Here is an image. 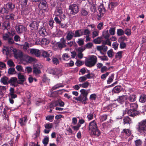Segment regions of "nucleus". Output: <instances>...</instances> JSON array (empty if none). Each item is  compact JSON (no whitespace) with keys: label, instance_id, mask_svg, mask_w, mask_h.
<instances>
[{"label":"nucleus","instance_id":"1","mask_svg":"<svg viewBox=\"0 0 146 146\" xmlns=\"http://www.w3.org/2000/svg\"><path fill=\"white\" fill-rule=\"evenodd\" d=\"M89 130L92 131V135L94 137H98L101 134L100 131L98 129L95 120H93L89 124Z\"/></svg>","mask_w":146,"mask_h":146},{"label":"nucleus","instance_id":"2","mask_svg":"<svg viewBox=\"0 0 146 146\" xmlns=\"http://www.w3.org/2000/svg\"><path fill=\"white\" fill-rule=\"evenodd\" d=\"M97 62V58L96 56L92 55L90 57L86 60L85 64L86 66L90 68L94 66Z\"/></svg>","mask_w":146,"mask_h":146},{"label":"nucleus","instance_id":"3","mask_svg":"<svg viewBox=\"0 0 146 146\" xmlns=\"http://www.w3.org/2000/svg\"><path fill=\"white\" fill-rule=\"evenodd\" d=\"M137 129V131L140 133H146V119L138 123Z\"/></svg>","mask_w":146,"mask_h":146},{"label":"nucleus","instance_id":"4","mask_svg":"<svg viewBox=\"0 0 146 146\" xmlns=\"http://www.w3.org/2000/svg\"><path fill=\"white\" fill-rule=\"evenodd\" d=\"M127 99V96L126 95H122L119 96L116 100H115V102L113 103L115 105L117 104V106L119 104H122L124 103L125 100Z\"/></svg>","mask_w":146,"mask_h":146},{"label":"nucleus","instance_id":"5","mask_svg":"<svg viewBox=\"0 0 146 146\" xmlns=\"http://www.w3.org/2000/svg\"><path fill=\"white\" fill-rule=\"evenodd\" d=\"M69 9L70 10V13L72 15H75L79 11V8L76 4H71L69 5Z\"/></svg>","mask_w":146,"mask_h":146},{"label":"nucleus","instance_id":"6","mask_svg":"<svg viewBox=\"0 0 146 146\" xmlns=\"http://www.w3.org/2000/svg\"><path fill=\"white\" fill-rule=\"evenodd\" d=\"M41 55L43 57L46 58V60L47 61H49L50 60V57L52 55V53L50 50L46 51L43 50L41 51Z\"/></svg>","mask_w":146,"mask_h":146},{"label":"nucleus","instance_id":"7","mask_svg":"<svg viewBox=\"0 0 146 146\" xmlns=\"http://www.w3.org/2000/svg\"><path fill=\"white\" fill-rule=\"evenodd\" d=\"M131 134V131L129 129H124L121 132L120 136L122 138H126L130 136Z\"/></svg>","mask_w":146,"mask_h":146},{"label":"nucleus","instance_id":"8","mask_svg":"<svg viewBox=\"0 0 146 146\" xmlns=\"http://www.w3.org/2000/svg\"><path fill=\"white\" fill-rule=\"evenodd\" d=\"M40 21H32L29 25L31 29L32 30L36 31L38 29L39 26Z\"/></svg>","mask_w":146,"mask_h":146},{"label":"nucleus","instance_id":"9","mask_svg":"<svg viewBox=\"0 0 146 146\" xmlns=\"http://www.w3.org/2000/svg\"><path fill=\"white\" fill-rule=\"evenodd\" d=\"M17 77L19 80L17 81V83L21 85L23 84L26 80V76L20 72L18 74Z\"/></svg>","mask_w":146,"mask_h":146},{"label":"nucleus","instance_id":"10","mask_svg":"<svg viewBox=\"0 0 146 146\" xmlns=\"http://www.w3.org/2000/svg\"><path fill=\"white\" fill-rule=\"evenodd\" d=\"M15 28L17 32L19 34L21 33L26 30V28L24 26L19 24H17L15 27Z\"/></svg>","mask_w":146,"mask_h":146},{"label":"nucleus","instance_id":"11","mask_svg":"<svg viewBox=\"0 0 146 146\" xmlns=\"http://www.w3.org/2000/svg\"><path fill=\"white\" fill-rule=\"evenodd\" d=\"M13 54L14 57L16 59H18L19 58H22L23 56V53L21 51H17V49L14 48L13 50Z\"/></svg>","mask_w":146,"mask_h":146},{"label":"nucleus","instance_id":"12","mask_svg":"<svg viewBox=\"0 0 146 146\" xmlns=\"http://www.w3.org/2000/svg\"><path fill=\"white\" fill-rule=\"evenodd\" d=\"M76 100L79 101L80 102H82L84 104H87L86 101L88 100L87 97L82 96L81 95L79 96L78 97L74 98Z\"/></svg>","mask_w":146,"mask_h":146},{"label":"nucleus","instance_id":"13","mask_svg":"<svg viewBox=\"0 0 146 146\" xmlns=\"http://www.w3.org/2000/svg\"><path fill=\"white\" fill-rule=\"evenodd\" d=\"M48 7L47 3L45 0H42L40 1L38 5L39 8L40 9L45 10Z\"/></svg>","mask_w":146,"mask_h":146},{"label":"nucleus","instance_id":"14","mask_svg":"<svg viewBox=\"0 0 146 146\" xmlns=\"http://www.w3.org/2000/svg\"><path fill=\"white\" fill-rule=\"evenodd\" d=\"M98 10L100 13V15H98V17L100 18L104 15L106 12V9L103 4H101L98 8Z\"/></svg>","mask_w":146,"mask_h":146},{"label":"nucleus","instance_id":"15","mask_svg":"<svg viewBox=\"0 0 146 146\" xmlns=\"http://www.w3.org/2000/svg\"><path fill=\"white\" fill-rule=\"evenodd\" d=\"M53 125L52 123H47L44 125V127L46 128L44 130V132L46 134L48 133L50 129L52 128Z\"/></svg>","mask_w":146,"mask_h":146},{"label":"nucleus","instance_id":"16","mask_svg":"<svg viewBox=\"0 0 146 146\" xmlns=\"http://www.w3.org/2000/svg\"><path fill=\"white\" fill-rule=\"evenodd\" d=\"M127 113L129 115L134 117L138 115L139 112L137 110L130 109L128 111Z\"/></svg>","mask_w":146,"mask_h":146},{"label":"nucleus","instance_id":"17","mask_svg":"<svg viewBox=\"0 0 146 146\" xmlns=\"http://www.w3.org/2000/svg\"><path fill=\"white\" fill-rule=\"evenodd\" d=\"M63 14L62 9L61 7H57L54 12V15L57 16H62Z\"/></svg>","mask_w":146,"mask_h":146},{"label":"nucleus","instance_id":"18","mask_svg":"<svg viewBox=\"0 0 146 146\" xmlns=\"http://www.w3.org/2000/svg\"><path fill=\"white\" fill-rule=\"evenodd\" d=\"M73 31L74 38L79 37L83 35V31L81 29L74 31Z\"/></svg>","mask_w":146,"mask_h":146},{"label":"nucleus","instance_id":"19","mask_svg":"<svg viewBox=\"0 0 146 146\" xmlns=\"http://www.w3.org/2000/svg\"><path fill=\"white\" fill-rule=\"evenodd\" d=\"M27 121V117L25 116L24 117L19 119V122L21 126L26 125Z\"/></svg>","mask_w":146,"mask_h":146},{"label":"nucleus","instance_id":"20","mask_svg":"<svg viewBox=\"0 0 146 146\" xmlns=\"http://www.w3.org/2000/svg\"><path fill=\"white\" fill-rule=\"evenodd\" d=\"M33 69V72L34 74L38 75L40 74L41 72L40 68L38 65H35L34 66Z\"/></svg>","mask_w":146,"mask_h":146},{"label":"nucleus","instance_id":"21","mask_svg":"<svg viewBox=\"0 0 146 146\" xmlns=\"http://www.w3.org/2000/svg\"><path fill=\"white\" fill-rule=\"evenodd\" d=\"M117 104L115 105V104H113V103L111 104H110L107 106L103 108V112H106L109 110L112 111V108L116 107L117 106Z\"/></svg>","mask_w":146,"mask_h":146},{"label":"nucleus","instance_id":"22","mask_svg":"<svg viewBox=\"0 0 146 146\" xmlns=\"http://www.w3.org/2000/svg\"><path fill=\"white\" fill-rule=\"evenodd\" d=\"M6 7L8 11H12L15 7V5L14 4L11 2H9L6 5Z\"/></svg>","mask_w":146,"mask_h":146},{"label":"nucleus","instance_id":"23","mask_svg":"<svg viewBox=\"0 0 146 146\" xmlns=\"http://www.w3.org/2000/svg\"><path fill=\"white\" fill-rule=\"evenodd\" d=\"M31 11V9L29 6L27 7L23 10L21 11V14L23 15H28Z\"/></svg>","mask_w":146,"mask_h":146},{"label":"nucleus","instance_id":"24","mask_svg":"<svg viewBox=\"0 0 146 146\" xmlns=\"http://www.w3.org/2000/svg\"><path fill=\"white\" fill-rule=\"evenodd\" d=\"M54 20L51 19L46 23L48 30H51L54 27Z\"/></svg>","mask_w":146,"mask_h":146},{"label":"nucleus","instance_id":"25","mask_svg":"<svg viewBox=\"0 0 146 146\" xmlns=\"http://www.w3.org/2000/svg\"><path fill=\"white\" fill-rule=\"evenodd\" d=\"M30 52L33 54H34L37 57H39L41 54V52H40V50L36 49H31L30 50Z\"/></svg>","mask_w":146,"mask_h":146},{"label":"nucleus","instance_id":"26","mask_svg":"<svg viewBox=\"0 0 146 146\" xmlns=\"http://www.w3.org/2000/svg\"><path fill=\"white\" fill-rule=\"evenodd\" d=\"M73 37H74L73 31H68L66 36V39L68 40H70Z\"/></svg>","mask_w":146,"mask_h":146},{"label":"nucleus","instance_id":"27","mask_svg":"<svg viewBox=\"0 0 146 146\" xmlns=\"http://www.w3.org/2000/svg\"><path fill=\"white\" fill-rule=\"evenodd\" d=\"M10 28V23L9 21L4 22L2 24V29L3 30H7Z\"/></svg>","mask_w":146,"mask_h":146},{"label":"nucleus","instance_id":"28","mask_svg":"<svg viewBox=\"0 0 146 146\" xmlns=\"http://www.w3.org/2000/svg\"><path fill=\"white\" fill-rule=\"evenodd\" d=\"M139 102L141 103H145L146 102V94H141L139 96Z\"/></svg>","mask_w":146,"mask_h":146},{"label":"nucleus","instance_id":"29","mask_svg":"<svg viewBox=\"0 0 146 146\" xmlns=\"http://www.w3.org/2000/svg\"><path fill=\"white\" fill-rule=\"evenodd\" d=\"M123 123L124 125L126 124H130L132 123L131 119L128 116L125 117L123 119Z\"/></svg>","mask_w":146,"mask_h":146},{"label":"nucleus","instance_id":"30","mask_svg":"<svg viewBox=\"0 0 146 146\" xmlns=\"http://www.w3.org/2000/svg\"><path fill=\"white\" fill-rule=\"evenodd\" d=\"M8 78L5 76H4L0 80V82L3 84L7 85L9 84Z\"/></svg>","mask_w":146,"mask_h":146},{"label":"nucleus","instance_id":"31","mask_svg":"<svg viewBox=\"0 0 146 146\" xmlns=\"http://www.w3.org/2000/svg\"><path fill=\"white\" fill-rule=\"evenodd\" d=\"M122 90L121 87L120 86H117L113 88L112 90V92L114 93H119Z\"/></svg>","mask_w":146,"mask_h":146},{"label":"nucleus","instance_id":"32","mask_svg":"<svg viewBox=\"0 0 146 146\" xmlns=\"http://www.w3.org/2000/svg\"><path fill=\"white\" fill-rule=\"evenodd\" d=\"M127 99L131 102H135L136 100L137 96L135 94L131 95L127 97Z\"/></svg>","mask_w":146,"mask_h":146},{"label":"nucleus","instance_id":"33","mask_svg":"<svg viewBox=\"0 0 146 146\" xmlns=\"http://www.w3.org/2000/svg\"><path fill=\"white\" fill-rule=\"evenodd\" d=\"M40 30L39 31V34L42 36H46L47 35V33L46 32L45 28L44 26L41 27Z\"/></svg>","mask_w":146,"mask_h":146},{"label":"nucleus","instance_id":"34","mask_svg":"<svg viewBox=\"0 0 146 146\" xmlns=\"http://www.w3.org/2000/svg\"><path fill=\"white\" fill-rule=\"evenodd\" d=\"M59 27L62 29H66L68 27L67 22H63L62 20L59 24Z\"/></svg>","mask_w":146,"mask_h":146},{"label":"nucleus","instance_id":"35","mask_svg":"<svg viewBox=\"0 0 146 146\" xmlns=\"http://www.w3.org/2000/svg\"><path fill=\"white\" fill-rule=\"evenodd\" d=\"M15 17V15L13 13H10L6 16V19L7 20H8L9 21H10L14 20Z\"/></svg>","mask_w":146,"mask_h":146},{"label":"nucleus","instance_id":"36","mask_svg":"<svg viewBox=\"0 0 146 146\" xmlns=\"http://www.w3.org/2000/svg\"><path fill=\"white\" fill-rule=\"evenodd\" d=\"M3 53H5L7 56L9 54L10 50L9 47L4 46L3 48Z\"/></svg>","mask_w":146,"mask_h":146},{"label":"nucleus","instance_id":"37","mask_svg":"<svg viewBox=\"0 0 146 146\" xmlns=\"http://www.w3.org/2000/svg\"><path fill=\"white\" fill-rule=\"evenodd\" d=\"M88 90L82 89L80 90V92L82 95V96L87 97L88 94Z\"/></svg>","mask_w":146,"mask_h":146},{"label":"nucleus","instance_id":"38","mask_svg":"<svg viewBox=\"0 0 146 146\" xmlns=\"http://www.w3.org/2000/svg\"><path fill=\"white\" fill-rule=\"evenodd\" d=\"M130 109L136 110L138 107V105L136 103L130 104Z\"/></svg>","mask_w":146,"mask_h":146},{"label":"nucleus","instance_id":"39","mask_svg":"<svg viewBox=\"0 0 146 146\" xmlns=\"http://www.w3.org/2000/svg\"><path fill=\"white\" fill-rule=\"evenodd\" d=\"M102 35L106 39H109L110 35L108 31V30L104 31L103 32Z\"/></svg>","mask_w":146,"mask_h":146},{"label":"nucleus","instance_id":"40","mask_svg":"<svg viewBox=\"0 0 146 146\" xmlns=\"http://www.w3.org/2000/svg\"><path fill=\"white\" fill-rule=\"evenodd\" d=\"M108 115L106 114H103L100 116L99 118L101 122L106 121Z\"/></svg>","mask_w":146,"mask_h":146},{"label":"nucleus","instance_id":"41","mask_svg":"<svg viewBox=\"0 0 146 146\" xmlns=\"http://www.w3.org/2000/svg\"><path fill=\"white\" fill-rule=\"evenodd\" d=\"M117 5V3L111 2L108 5V8L110 10L113 9Z\"/></svg>","mask_w":146,"mask_h":146},{"label":"nucleus","instance_id":"42","mask_svg":"<svg viewBox=\"0 0 146 146\" xmlns=\"http://www.w3.org/2000/svg\"><path fill=\"white\" fill-rule=\"evenodd\" d=\"M114 74H112L111 76H109V77L107 80V83L108 84H110L112 82L114 78Z\"/></svg>","mask_w":146,"mask_h":146},{"label":"nucleus","instance_id":"43","mask_svg":"<svg viewBox=\"0 0 146 146\" xmlns=\"http://www.w3.org/2000/svg\"><path fill=\"white\" fill-rule=\"evenodd\" d=\"M49 41L46 38L42 39L40 41V43L42 45H47L49 43Z\"/></svg>","mask_w":146,"mask_h":146},{"label":"nucleus","instance_id":"44","mask_svg":"<svg viewBox=\"0 0 146 146\" xmlns=\"http://www.w3.org/2000/svg\"><path fill=\"white\" fill-rule=\"evenodd\" d=\"M53 72L50 73L53 75H58L60 73V70L58 68H54L53 69Z\"/></svg>","mask_w":146,"mask_h":146},{"label":"nucleus","instance_id":"45","mask_svg":"<svg viewBox=\"0 0 146 146\" xmlns=\"http://www.w3.org/2000/svg\"><path fill=\"white\" fill-rule=\"evenodd\" d=\"M117 34L118 36H122L124 34V31L122 29H117Z\"/></svg>","mask_w":146,"mask_h":146},{"label":"nucleus","instance_id":"46","mask_svg":"<svg viewBox=\"0 0 146 146\" xmlns=\"http://www.w3.org/2000/svg\"><path fill=\"white\" fill-rule=\"evenodd\" d=\"M102 38L98 37L93 40V42L96 44H100L101 42Z\"/></svg>","mask_w":146,"mask_h":146},{"label":"nucleus","instance_id":"47","mask_svg":"<svg viewBox=\"0 0 146 146\" xmlns=\"http://www.w3.org/2000/svg\"><path fill=\"white\" fill-rule=\"evenodd\" d=\"M17 79L16 77H13L11 78V79L9 80V84L10 83H17Z\"/></svg>","mask_w":146,"mask_h":146},{"label":"nucleus","instance_id":"48","mask_svg":"<svg viewBox=\"0 0 146 146\" xmlns=\"http://www.w3.org/2000/svg\"><path fill=\"white\" fill-rule=\"evenodd\" d=\"M90 83L88 82H86L82 84H79V86L80 87L82 88H86L89 86Z\"/></svg>","mask_w":146,"mask_h":146},{"label":"nucleus","instance_id":"49","mask_svg":"<svg viewBox=\"0 0 146 146\" xmlns=\"http://www.w3.org/2000/svg\"><path fill=\"white\" fill-rule=\"evenodd\" d=\"M52 61L54 64L57 65L59 63V61L58 58L56 57H53L52 58Z\"/></svg>","mask_w":146,"mask_h":146},{"label":"nucleus","instance_id":"50","mask_svg":"<svg viewBox=\"0 0 146 146\" xmlns=\"http://www.w3.org/2000/svg\"><path fill=\"white\" fill-rule=\"evenodd\" d=\"M93 44L92 42H88L84 46L85 49L86 48L90 49L93 46Z\"/></svg>","mask_w":146,"mask_h":146},{"label":"nucleus","instance_id":"51","mask_svg":"<svg viewBox=\"0 0 146 146\" xmlns=\"http://www.w3.org/2000/svg\"><path fill=\"white\" fill-rule=\"evenodd\" d=\"M42 143L45 146H46L48 144L49 142V138L48 137H46L44 138L42 140Z\"/></svg>","mask_w":146,"mask_h":146},{"label":"nucleus","instance_id":"52","mask_svg":"<svg viewBox=\"0 0 146 146\" xmlns=\"http://www.w3.org/2000/svg\"><path fill=\"white\" fill-rule=\"evenodd\" d=\"M62 57L63 60L66 61L68 60L70 57L69 55L67 53L63 54L62 55Z\"/></svg>","mask_w":146,"mask_h":146},{"label":"nucleus","instance_id":"53","mask_svg":"<svg viewBox=\"0 0 146 146\" xmlns=\"http://www.w3.org/2000/svg\"><path fill=\"white\" fill-rule=\"evenodd\" d=\"M115 27L111 28L109 30L110 34V35H113L115 34Z\"/></svg>","mask_w":146,"mask_h":146},{"label":"nucleus","instance_id":"54","mask_svg":"<svg viewBox=\"0 0 146 146\" xmlns=\"http://www.w3.org/2000/svg\"><path fill=\"white\" fill-rule=\"evenodd\" d=\"M123 53L122 51H119L115 55V58H119V59H120L122 58V54Z\"/></svg>","mask_w":146,"mask_h":146},{"label":"nucleus","instance_id":"55","mask_svg":"<svg viewBox=\"0 0 146 146\" xmlns=\"http://www.w3.org/2000/svg\"><path fill=\"white\" fill-rule=\"evenodd\" d=\"M127 38L125 36H124L119 38L118 40V41L119 42H124L125 40L127 41Z\"/></svg>","mask_w":146,"mask_h":146},{"label":"nucleus","instance_id":"56","mask_svg":"<svg viewBox=\"0 0 146 146\" xmlns=\"http://www.w3.org/2000/svg\"><path fill=\"white\" fill-rule=\"evenodd\" d=\"M19 1L21 5L26 6L27 5L28 0H19Z\"/></svg>","mask_w":146,"mask_h":146},{"label":"nucleus","instance_id":"57","mask_svg":"<svg viewBox=\"0 0 146 146\" xmlns=\"http://www.w3.org/2000/svg\"><path fill=\"white\" fill-rule=\"evenodd\" d=\"M61 90H59L57 91L54 92H52L50 95L51 97H55L57 96L58 91H61Z\"/></svg>","mask_w":146,"mask_h":146},{"label":"nucleus","instance_id":"58","mask_svg":"<svg viewBox=\"0 0 146 146\" xmlns=\"http://www.w3.org/2000/svg\"><path fill=\"white\" fill-rule=\"evenodd\" d=\"M77 42L79 46H82L84 44V40L82 38H78Z\"/></svg>","mask_w":146,"mask_h":146},{"label":"nucleus","instance_id":"59","mask_svg":"<svg viewBox=\"0 0 146 146\" xmlns=\"http://www.w3.org/2000/svg\"><path fill=\"white\" fill-rule=\"evenodd\" d=\"M64 86V85L62 84H57L52 87V89L54 90H56L61 87H63Z\"/></svg>","mask_w":146,"mask_h":146},{"label":"nucleus","instance_id":"60","mask_svg":"<svg viewBox=\"0 0 146 146\" xmlns=\"http://www.w3.org/2000/svg\"><path fill=\"white\" fill-rule=\"evenodd\" d=\"M16 73L15 68H10L9 69L8 73L10 74H15Z\"/></svg>","mask_w":146,"mask_h":146},{"label":"nucleus","instance_id":"61","mask_svg":"<svg viewBox=\"0 0 146 146\" xmlns=\"http://www.w3.org/2000/svg\"><path fill=\"white\" fill-rule=\"evenodd\" d=\"M124 33L127 36H129L131 34V30L128 28H127L124 31Z\"/></svg>","mask_w":146,"mask_h":146},{"label":"nucleus","instance_id":"62","mask_svg":"<svg viewBox=\"0 0 146 146\" xmlns=\"http://www.w3.org/2000/svg\"><path fill=\"white\" fill-rule=\"evenodd\" d=\"M60 19H61L60 20H59L57 16L54 18V20L57 24L59 25L62 20V19H61V16H60Z\"/></svg>","mask_w":146,"mask_h":146},{"label":"nucleus","instance_id":"63","mask_svg":"<svg viewBox=\"0 0 146 146\" xmlns=\"http://www.w3.org/2000/svg\"><path fill=\"white\" fill-rule=\"evenodd\" d=\"M142 141L140 139H138L135 141L136 146H140L142 143Z\"/></svg>","mask_w":146,"mask_h":146},{"label":"nucleus","instance_id":"64","mask_svg":"<svg viewBox=\"0 0 146 146\" xmlns=\"http://www.w3.org/2000/svg\"><path fill=\"white\" fill-rule=\"evenodd\" d=\"M97 98V95L96 94H91L90 97V99L91 100H95Z\"/></svg>","mask_w":146,"mask_h":146}]
</instances>
